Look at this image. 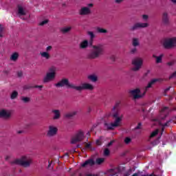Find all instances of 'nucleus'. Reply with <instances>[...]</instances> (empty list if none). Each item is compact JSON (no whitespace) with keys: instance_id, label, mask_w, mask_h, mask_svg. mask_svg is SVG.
Segmentation results:
<instances>
[{"instance_id":"obj_1","label":"nucleus","mask_w":176,"mask_h":176,"mask_svg":"<svg viewBox=\"0 0 176 176\" xmlns=\"http://www.w3.org/2000/svg\"><path fill=\"white\" fill-rule=\"evenodd\" d=\"M120 103L116 102L114 107L111 109L110 116L114 120L113 122H105L104 127L107 130H115L116 127H120L122 126V122H123V113L119 109Z\"/></svg>"},{"instance_id":"obj_2","label":"nucleus","mask_w":176,"mask_h":176,"mask_svg":"<svg viewBox=\"0 0 176 176\" xmlns=\"http://www.w3.org/2000/svg\"><path fill=\"white\" fill-rule=\"evenodd\" d=\"M64 86H66L67 89H74L77 91H82V90H89L92 91V90H94V86L90 83L85 82L80 86H76L75 84L69 82L68 78H63L55 84L56 87H64Z\"/></svg>"},{"instance_id":"obj_3","label":"nucleus","mask_w":176,"mask_h":176,"mask_svg":"<svg viewBox=\"0 0 176 176\" xmlns=\"http://www.w3.org/2000/svg\"><path fill=\"white\" fill-rule=\"evenodd\" d=\"M105 48L102 43L92 45L91 47V52L87 54V58L89 60H96L100 58L104 54Z\"/></svg>"},{"instance_id":"obj_4","label":"nucleus","mask_w":176,"mask_h":176,"mask_svg":"<svg viewBox=\"0 0 176 176\" xmlns=\"http://www.w3.org/2000/svg\"><path fill=\"white\" fill-rule=\"evenodd\" d=\"M33 163L34 160H32V157L30 156V155H23L21 156V157L16 158L10 162L11 164H16L23 167L24 168L31 167Z\"/></svg>"},{"instance_id":"obj_5","label":"nucleus","mask_w":176,"mask_h":176,"mask_svg":"<svg viewBox=\"0 0 176 176\" xmlns=\"http://www.w3.org/2000/svg\"><path fill=\"white\" fill-rule=\"evenodd\" d=\"M57 75V67L52 65L48 68V72L43 78V82L49 83L56 79Z\"/></svg>"},{"instance_id":"obj_6","label":"nucleus","mask_w":176,"mask_h":176,"mask_svg":"<svg viewBox=\"0 0 176 176\" xmlns=\"http://www.w3.org/2000/svg\"><path fill=\"white\" fill-rule=\"evenodd\" d=\"M156 82V80H153L150 82H148V85L146 87L145 90H140V89H135L133 91V100H140L143 98L145 96V94L146 93V90L152 87L153 83Z\"/></svg>"},{"instance_id":"obj_7","label":"nucleus","mask_w":176,"mask_h":176,"mask_svg":"<svg viewBox=\"0 0 176 176\" xmlns=\"http://www.w3.org/2000/svg\"><path fill=\"white\" fill-rule=\"evenodd\" d=\"M162 46L164 49H173V47H176V37L165 38L162 43Z\"/></svg>"},{"instance_id":"obj_8","label":"nucleus","mask_w":176,"mask_h":176,"mask_svg":"<svg viewBox=\"0 0 176 176\" xmlns=\"http://www.w3.org/2000/svg\"><path fill=\"white\" fill-rule=\"evenodd\" d=\"M144 65V59L142 58H135L133 61V72H138Z\"/></svg>"},{"instance_id":"obj_9","label":"nucleus","mask_w":176,"mask_h":176,"mask_svg":"<svg viewBox=\"0 0 176 176\" xmlns=\"http://www.w3.org/2000/svg\"><path fill=\"white\" fill-rule=\"evenodd\" d=\"M83 140H85V133L82 131H78L72 137L71 144H78V142H80V141H83Z\"/></svg>"},{"instance_id":"obj_10","label":"nucleus","mask_w":176,"mask_h":176,"mask_svg":"<svg viewBox=\"0 0 176 176\" xmlns=\"http://www.w3.org/2000/svg\"><path fill=\"white\" fill-rule=\"evenodd\" d=\"M94 6V4L88 3L87 7H82L78 11L80 16H89V14H91V10L90 8H93Z\"/></svg>"},{"instance_id":"obj_11","label":"nucleus","mask_w":176,"mask_h":176,"mask_svg":"<svg viewBox=\"0 0 176 176\" xmlns=\"http://www.w3.org/2000/svg\"><path fill=\"white\" fill-rule=\"evenodd\" d=\"M53 50V47L52 45H49L46 47L45 52H41L40 56L41 58H44V60H50L52 58V56L50 55V52Z\"/></svg>"},{"instance_id":"obj_12","label":"nucleus","mask_w":176,"mask_h":176,"mask_svg":"<svg viewBox=\"0 0 176 176\" xmlns=\"http://www.w3.org/2000/svg\"><path fill=\"white\" fill-rule=\"evenodd\" d=\"M58 129L54 125H50L48 126V130L47 131V137L52 138V137H56L57 135V132Z\"/></svg>"},{"instance_id":"obj_13","label":"nucleus","mask_w":176,"mask_h":176,"mask_svg":"<svg viewBox=\"0 0 176 176\" xmlns=\"http://www.w3.org/2000/svg\"><path fill=\"white\" fill-rule=\"evenodd\" d=\"M27 13H28V10H27V8L23 4H19L17 6V15L21 16H26Z\"/></svg>"},{"instance_id":"obj_14","label":"nucleus","mask_w":176,"mask_h":176,"mask_svg":"<svg viewBox=\"0 0 176 176\" xmlns=\"http://www.w3.org/2000/svg\"><path fill=\"white\" fill-rule=\"evenodd\" d=\"M0 118H3V119H10V118H12V111L6 109L0 110Z\"/></svg>"},{"instance_id":"obj_15","label":"nucleus","mask_w":176,"mask_h":176,"mask_svg":"<svg viewBox=\"0 0 176 176\" xmlns=\"http://www.w3.org/2000/svg\"><path fill=\"white\" fill-rule=\"evenodd\" d=\"M162 23L164 25H168L170 24V16L168 12H164L162 16Z\"/></svg>"},{"instance_id":"obj_16","label":"nucleus","mask_w":176,"mask_h":176,"mask_svg":"<svg viewBox=\"0 0 176 176\" xmlns=\"http://www.w3.org/2000/svg\"><path fill=\"white\" fill-rule=\"evenodd\" d=\"M149 23H136L133 26V30H140V28H148Z\"/></svg>"},{"instance_id":"obj_17","label":"nucleus","mask_w":176,"mask_h":176,"mask_svg":"<svg viewBox=\"0 0 176 176\" xmlns=\"http://www.w3.org/2000/svg\"><path fill=\"white\" fill-rule=\"evenodd\" d=\"M52 119L54 120H58L61 118V111L59 109H52Z\"/></svg>"},{"instance_id":"obj_18","label":"nucleus","mask_w":176,"mask_h":176,"mask_svg":"<svg viewBox=\"0 0 176 176\" xmlns=\"http://www.w3.org/2000/svg\"><path fill=\"white\" fill-rule=\"evenodd\" d=\"M96 164V162L93 159H89L86 160L83 164H82V167H87V166H94Z\"/></svg>"},{"instance_id":"obj_19","label":"nucleus","mask_w":176,"mask_h":176,"mask_svg":"<svg viewBox=\"0 0 176 176\" xmlns=\"http://www.w3.org/2000/svg\"><path fill=\"white\" fill-rule=\"evenodd\" d=\"M79 47L82 50L87 49L89 47V41L84 40L81 41L79 44Z\"/></svg>"},{"instance_id":"obj_20","label":"nucleus","mask_w":176,"mask_h":176,"mask_svg":"<svg viewBox=\"0 0 176 176\" xmlns=\"http://www.w3.org/2000/svg\"><path fill=\"white\" fill-rule=\"evenodd\" d=\"M133 47H140L141 46V41H140V38H133Z\"/></svg>"},{"instance_id":"obj_21","label":"nucleus","mask_w":176,"mask_h":176,"mask_svg":"<svg viewBox=\"0 0 176 176\" xmlns=\"http://www.w3.org/2000/svg\"><path fill=\"white\" fill-rule=\"evenodd\" d=\"M153 57L156 59L155 63H157V64H160L162 61L163 57H164V54H162L159 56L153 55Z\"/></svg>"},{"instance_id":"obj_22","label":"nucleus","mask_w":176,"mask_h":176,"mask_svg":"<svg viewBox=\"0 0 176 176\" xmlns=\"http://www.w3.org/2000/svg\"><path fill=\"white\" fill-rule=\"evenodd\" d=\"M87 79L91 80V82H96L97 80H98V76H97L96 74H91L87 76Z\"/></svg>"},{"instance_id":"obj_23","label":"nucleus","mask_w":176,"mask_h":176,"mask_svg":"<svg viewBox=\"0 0 176 176\" xmlns=\"http://www.w3.org/2000/svg\"><path fill=\"white\" fill-rule=\"evenodd\" d=\"M96 31L98 34H108V30L103 28H100V27L96 28Z\"/></svg>"},{"instance_id":"obj_24","label":"nucleus","mask_w":176,"mask_h":176,"mask_svg":"<svg viewBox=\"0 0 176 176\" xmlns=\"http://www.w3.org/2000/svg\"><path fill=\"white\" fill-rule=\"evenodd\" d=\"M71 30H72V27L66 26V27L62 28L60 29V32L62 34H68V32H69V31H71Z\"/></svg>"},{"instance_id":"obj_25","label":"nucleus","mask_w":176,"mask_h":176,"mask_svg":"<svg viewBox=\"0 0 176 176\" xmlns=\"http://www.w3.org/2000/svg\"><path fill=\"white\" fill-rule=\"evenodd\" d=\"M87 34L89 36L90 42L93 43V42H94V38H96V34H94V32L88 31Z\"/></svg>"},{"instance_id":"obj_26","label":"nucleus","mask_w":176,"mask_h":176,"mask_svg":"<svg viewBox=\"0 0 176 176\" xmlns=\"http://www.w3.org/2000/svg\"><path fill=\"white\" fill-rule=\"evenodd\" d=\"M78 113L77 111H72L69 112L65 114V118H67V119H71V118H74Z\"/></svg>"},{"instance_id":"obj_27","label":"nucleus","mask_w":176,"mask_h":176,"mask_svg":"<svg viewBox=\"0 0 176 176\" xmlns=\"http://www.w3.org/2000/svg\"><path fill=\"white\" fill-rule=\"evenodd\" d=\"M169 112H170V109H168V107H164L161 110V115H162V116H167V115H168Z\"/></svg>"},{"instance_id":"obj_28","label":"nucleus","mask_w":176,"mask_h":176,"mask_svg":"<svg viewBox=\"0 0 176 176\" xmlns=\"http://www.w3.org/2000/svg\"><path fill=\"white\" fill-rule=\"evenodd\" d=\"M21 101H22L23 104H28V102H31V98L27 96H21Z\"/></svg>"},{"instance_id":"obj_29","label":"nucleus","mask_w":176,"mask_h":176,"mask_svg":"<svg viewBox=\"0 0 176 176\" xmlns=\"http://www.w3.org/2000/svg\"><path fill=\"white\" fill-rule=\"evenodd\" d=\"M18 58H19V54H18V52L13 53L11 55L10 58L11 61H17Z\"/></svg>"},{"instance_id":"obj_30","label":"nucleus","mask_w":176,"mask_h":176,"mask_svg":"<svg viewBox=\"0 0 176 176\" xmlns=\"http://www.w3.org/2000/svg\"><path fill=\"white\" fill-rule=\"evenodd\" d=\"M18 96H19V92H17L16 91H13L10 95V98L11 100H14L17 98Z\"/></svg>"},{"instance_id":"obj_31","label":"nucleus","mask_w":176,"mask_h":176,"mask_svg":"<svg viewBox=\"0 0 176 176\" xmlns=\"http://www.w3.org/2000/svg\"><path fill=\"white\" fill-rule=\"evenodd\" d=\"M141 19H142V21H148L149 20V15L142 14V15H141Z\"/></svg>"},{"instance_id":"obj_32","label":"nucleus","mask_w":176,"mask_h":176,"mask_svg":"<svg viewBox=\"0 0 176 176\" xmlns=\"http://www.w3.org/2000/svg\"><path fill=\"white\" fill-rule=\"evenodd\" d=\"M105 162V159L104 158H97L96 163V164H102V163Z\"/></svg>"},{"instance_id":"obj_33","label":"nucleus","mask_w":176,"mask_h":176,"mask_svg":"<svg viewBox=\"0 0 176 176\" xmlns=\"http://www.w3.org/2000/svg\"><path fill=\"white\" fill-rule=\"evenodd\" d=\"M5 28L0 24V38H3V31Z\"/></svg>"},{"instance_id":"obj_34","label":"nucleus","mask_w":176,"mask_h":176,"mask_svg":"<svg viewBox=\"0 0 176 176\" xmlns=\"http://www.w3.org/2000/svg\"><path fill=\"white\" fill-rule=\"evenodd\" d=\"M124 144H126V145H129V144L131 142V138L129 137L125 138V139L124 140Z\"/></svg>"},{"instance_id":"obj_35","label":"nucleus","mask_w":176,"mask_h":176,"mask_svg":"<svg viewBox=\"0 0 176 176\" xmlns=\"http://www.w3.org/2000/svg\"><path fill=\"white\" fill-rule=\"evenodd\" d=\"M159 133L158 130L154 131L150 135V138H153L155 135H157V133Z\"/></svg>"},{"instance_id":"obj_36","label":"nucleus","mask_w":176,"mask_h":176,"mask_svg":"<svg viewBox=\"0 0 176 176\" xmlns=\"http://www.w3.org/2000/svg\"><path fill=\"white\" fill-rule=\"evenodd\" d=\"M48 23H49V20L45 19L44 21H42L38 25L43 26V25H45V24H47Z\"/></svg>"},{"instance_id":"obj_37","label":"nucleus","mask_w":176,"mask_h":176,"mask_svg":"<svg viewBox=\"0 0 176 176\" xmlns=\"http://www.w3.org/2000/svg\"><path fill=\"white\" fill-rule=\"evenodd\" d=\"M174 64H175V60H171L167 63V65H168L169 67H173Z\"/></svg>"},{"instance_id":"obj_38","label":"nucleus","mask_w":176,"mask_h":176,"mask_svg":"<svg viewBox=\"0 0 176 176\" xmlns=\"http://www.w3.org/2000/svg\"><path fill=\"white\" fill-rule=\"evenodd\" d=\"M104 156H108V155H109V149L106 148L104 151Z\"/></svg>"},{"instance_id":"obj_39","label":"nucleus","mask_w":176,"mask_h":176,"mask_svg":"<svg viewBox=\"0 0 176 176\" xmlns=\"http://www.w3.org/2000/svg\"><path fill=\"white\" fill-rule=\"evenodd\" d=\"M173 78H176V71L170 76L169 79H173Z\"/></svg>"},{"instance_id":"obj_40","label":"nucleus","mask_w":176,"mask_h":176,"mask_svg":"<svg viewBox=\"0 0 176 176\" xmlns=\"http://www.w3.org/2000/svg\"><path fill=\"white\" fill-rule=\"evenodd\" d=\"M110 60H111V61H115L116 60V56L115 55H111L110 56Z\"/></svg>"},{"instance_id":"obj_41","label":"nucleus","mask_w":176,"mask_h":176,"mask_svg":"<svg viewBox=\"0 0 176 176\" xmlns=\"http://www.w3.org/2000/svg\"><path fill=\"white\" fill-rule=\"evenodd\" d=\"M115 3H117V4H120L122 3V2H123L124 0H113Z\"/></svg>"},{"instance_id":"obj_42","label":"nucleus","mask_w":176,"mask_h":176,"mask_svg":"<svg viewBox=\"0 0 176 176\" xmlns=\"http://www.w3.org/2000/svg\"><path fill=\"white\" fill-rule=\"evenodd\" d=\"M34 87L35 89H40V90H41L43 89V85H35Z\"/></svg>"},{"instance_id":"obj_43","label":"nucleus","mask_w":176,"mask_h":176,"mask_svg":"<svg viewBox=\"0 0 176 176\" xmlns=\"http://www.w3.org/2000/svg\"><path fill=\"white\" fill-rule=\"evenodd\" d=\"M23 89L25 90H28L29 89H31V86H30V85H25Z\"/></svg>"},{"instance_id":"obj_44","label":"nucleus","mask_w":176,"mask_h":176,"mask_svg":"<svg viewBox=\"0 0 176 176\" xmlns=\"http://www.w3.org/2000/svg\"><path fill=\"white\" fill-rule=\"evenodd\" d=\"M17 75L19 78H21L23 76V72H18Z\"/></svg>"},{"instance_id":"obj_45","label":"nucleus","mask_w":176,"mask_h":176,"mask_svg":"<svg viewBox=\"0 0 176 176\" xmlns=\"http://www.w3.org/2000/svg\"><path fill=\"white\" fill-rule=\"evenodd\" d=\"M138 129H141V123H139L136 128H135V130H137Z\"/></svg>"},{"instance_id":"obj_46","label":"nucleus","mask_w":176,"mask_h":176,"mask_svg":"<svg viewBox=\"0 0 176 176\" xmlns=\"http://www.w3.org/2000/svg\"><path fill=\"white\" fill-rule=\"evenodd\" d=\"M170 121L167 122L166 123H165L164 124H162L163 126V127H166L167 126H168V123H170Z\"/></svg>"},{"instance_id":"obj_47","label":"nucleus","mask_w":176,"mask_h":176,"mask_svg":"<svg viewBox=\"0 0 176 176\" xmlns=\"http://www.w3.org/2000/svg\"><path fill=\"white\" fill-rule=\"evenodd\" d=\"M129 96L130 97H133V89L129 90Z\"/></svg>"},{"instance_id":"obj_48","label":"nucleus","mask_w":176,"mask_h":176,"mask_svg":"<svg viewBox=\"0 0 176 176\" xmlns=\"http://www.w3.org/2000/svg\"><path fill=\"white\" fill-rule=\"evenodd\" d=\"M87 112L88 113H90V112H91V107H88V108H87Z\"/></svg>"},{"instance_id":"obj_49","label":"nucleus","mask_w":176,"mask_h":176,"mask_svg":"<svg viewBox=\"0 0 176 176\" xmlns=\"http://www.w3.org/2000/svg\"><path fill=\"white\" fill-rule=\"evenodd\" d=\"M96 145H101V141L99 140H96Z\"/></svg>"},{"instance_id":"obj_50","label":"nucleus","mask_w":176,"mask_h":176,"mask_svg":"<svg viewBox=\"0 0 176 176\" xmlns=\"http://www.w3.org/2000/svg\"><path fill=\"white\" fill-rule=\"evenodd\" d=\"M112 144H113V140L111 141V142L107 144V146H111V145H112Z\"/></svg>"},{"instance_id":"obj_51","label":"nucleus","mask_w":176,"mask_h":176,"mask_svg":"<svg viewBox=\"0 0 176 176\" xmlns=\"http://www.w3.org/2000/svg\"><path fill=\"white\" fill-rule=\"evenodd\" d=\"M6 160H9L10 159V155H6Z\"/></svg>"},{"instance_id":"obj_52","label":"nucleus","mask_w":176,"mask_h":176,"mask_svg":"<svg viewBox=\"0 0 176 176\" xmlns=\"http://www.w3.org/2000/svg\"><path fill=\"white\" fill-rule=\"evenodd\" d=\"M170 1H171L172 3H173L174 5H176V0H170Z\"/></svg>"},{"instance_id":"obj_53","label":"nucleus","mask_w":176,"mask_h":176,"mask_svg":"<svg viewBox=\"0 0 176 176\" xmlns=\"http://www.w3.org/2000/svg\"><path fill=\"white\" fill-rule=\"evenodd\" d=\"M140 175V173L138 172V173H134L133 175V176H139Z\"/></svg>"},{"instance_id":"obj_54","label":"nucleus","mask_w":176,"mask_h":176,"mask_svg":"<svg viewBox=\"0 0 176 176\" xmlns=\"http://www.w3.org/2000/svg\"><path fill=\"white\" fill-rule=\"evenodd\" d=\"M91 146V144H86V148H90Z\"/></svg>"},{"instance_id":"obj_55","label":"nucleus","mask_w":176,"mask_h":176,"mask_svg":"<svg viewBox=\"0 0 176 176\" xmlns=\"http://www.w3.org/2000/svg\"><path fill=\"white\" fill-rule=\"evenodd\" d=\"M137 52V48H133V53Z\"/></svg>"},{"instance_id":"obj_56","label":"nucleus","mask_w":176,"mask_h":176,"mask_svg":"<svg viewBox=\"0 0 176 176\" xmlns=\"http://www.w3.org/2000/svg\"><path fill=\"white\" fill-rule=\"evenodd\" d=\"M87 176H97V175L89 173V174H87Z\"/></svg>"},{"instance_id":"obj_57","label":"nucleus","mask_w":176,"mask_h":176,"mask_svg":"<svg viewBox=\"0 0 176 176\" xmlns=\"http://www.w3.org/2000/svg\"><path fill=\"white\" fill-rule=\"evenodd\" d=\"M21 133H23V131H17V134H21Z\"/></svg>"},{"instance_id":"obj_58","label":"nucleus","mask_w":176,"mask_h":176,"mask_svg":"<svg viewBox=\"0 0 176 176\" xmlns=\"http://www.w3.org/2000/svg\"><path fill=\"white\" fill-rule=\"evenodd\" d=\"M168 90H170V88H167L165 91H168Z\"/></svg>"},{"instance_id":"obj_59","label":"nucleus","mask_w":176,"mask_h":176,"mask_svg":"<svg viewBox=\"0 0 176 176\" xmlns=\"http://www.w3.org/2000/svg\"><path fill=\"white\" fill-rule=\"evenodd\" d=\"M87 135H90V133L88 132V133H87Z\"/></svg>"},{"instance_id":"obj_60","label":"nucleus","mask_w":176,"mask_h":176,"mask_svg":"<svg viewBox=\"0 0 176 176\" xmlns=\"http://www.w3.org/2000/svg\"><path fill=\"white\" fill-rule=\"evenodd\" d=\"M161 118H162V119H164V118H163L162 116H161Z\"/></svg>"},{"instance_id":"obj_61","label":"nucleus","mask_w":176,"mask_h":176,"mask_svg":"<svg viewBox=\"0 0 176 176\" xmlns=\"http://www.w3.org/2000/svg\"><path fill=\"white\" fill-rule=\"evenodd\" d=\"M77 148H79V145H77Z\"/></svg>"},{"instance_id":"obj_62","label":"nucleus","mask_w":176,"mask_h":176,"mask_svg":"<svg viewBox=\"0 0 176 176\" xmlns=\"http://www.w3.org/2000/svg\"><path fill=\"white\" fill-rule=\"evenodd\" d=\"M125 176H129V175H125Z\"/></svg>"},{"instance_id":"obj_63","label":"nucleus","mask_w":176,"mask_h":176,"mask_svg":"<svg viewBox=\"0 0 176 176\" xmlns=\"http://www.w3.org/2000/svg\"><path fill=\"white\" fill-rule=\"evenodd\" d=\"M144 176H146V175H144Z\"/></svg>"}]
</instances>
